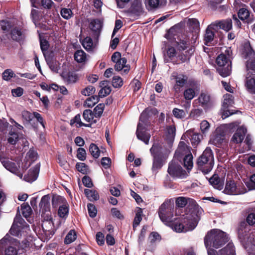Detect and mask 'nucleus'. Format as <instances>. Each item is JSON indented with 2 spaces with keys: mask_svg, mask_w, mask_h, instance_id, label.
<instances>
[{
  "mask_svg": "<svg viewBox=\"0 0 255 255\" xmlns=\"http://www.w3.org/2000/svg\"><path fill=\"white\" fill-rule=\"evenodd\" d=\"M176 55V50L174 47H170L168 48L166 52V55H165L164 61L167 62L168 60L166 58V56L170 59H172Z\"/></svg>",
  "mask_w": 255,
  "mask_h": 255,
  "instance_id": "obj_58",
  "label": "nucleus"
},
{
  "mask_svg": "<svg viewBox=\"0 0 255 255\" xmlns=\"http://www.w3.org/2000/svg\"><path fill=\"white\" fill-rule=\"evenodd\" d=\"M74 124H76V126L77 127H81L82 126L90 127V125L85 124L81 121V117L80 115H77L73 119L71 120L70 124L72 125Z\"/></svg>",
  "mask_w": 255,
  "mask_h": 255,
  "instance_id": "obj_45",
  "label": "nucleus"
},
{
  "mask_svg": "<svg viewBox=\"0 0 255 255\" xmlns=\"http://www.w3.org/2000/svg\"><path fill=\"white\" fill-rule=\"evenodd\" d=\"M224 192L229 195H239L242 194L243 191L241 185L237 184L233 180H229L226 182Z\"/></svg>",
  "mask_w": 255,
  "mask_h": 255,
  "instance_id": "obj_14",
  "label": "nucleus"
},
{
  "mask_svg": "<svg viewBox=\"0 0 255 255\" xmlns=\"http://www.w3.org/2000/svg\"><path fill=\"white\" fill-rule=\"evenodd\" d=\"M238 14L240 19L242 20L247 19L250 15L249 10L246 8H241L239 10Z\"/></svg>",
  "mask_w": 255,
  "mask_h": 255,
  "instance_id": "obj_52",
  "label": "nucleus"
},
{
  "mask_svg": "<svg viewBox=\"0 0 255 255\" xmlns=\"http://www.w3.org/2000/svg\"><path fill=\"white\" fill-rule=\"evenodd\" d=\"M65 199L60 196H54L52 199V204L53 207H56L60 206L66 202Z\"/></svg>",
  "mask_w": 255,
  "mask_h": 255,
  "instance_id": "obj_36",
  "label": "nucleus"
},
{
  "mask_svg": "<svg viewBox=\"0 0 255 255\" xmlns=\"http://www.w3.org/2000/svg\"><path fill=\"white\" fill-rule=\"evenodd\" d=\"M37 152L33 149H30L26 154V158L30 160V161L28 162V164L27 166L22 167V169L23 170H26V169L30 166L31 162L35 161L37 159Z\"/></svg>",
  "mask_w": 255,
  "mask_h": 255,
  "instance_id": "obj_31",
  "label": "nucleus"
},
{
  "mask_svg": "<svg viewBox=\"0 0 255 255\" xmlns=\"http://www.w3.org/2000/svg\"><path fill=\"white\" fill-rule=\"evenodd\" d=\"M234 103V98L232 95L227 94L224 95V104L228 106H231Z\"/></svg>",
  "mask_w": 255,
  "mask_h": 255,
  "instance_id": "obj_64",
  "label": "nucleus"
},
{
  "mask_svg": "<svg viewBox=\"0 0 255 255\" xmlns=\"http://www.w3.org/2000/svg\"><path fill=\"white\" fill-rule=\"evenodd\" d=\"M208 255H236L235 247L233 243H229L226 247L218 251L208 249Z\"/></svg>",
  "mask_w": 255,
  "mask_h": 255,
  "instance_id": "obj_15",
  "label": "nucleus"
},
{
  "mask_svg": "<svg viewBox=\"0 0 255 255\" xmlns=\"http://www.w3.org/2000/svg\"><path fill=\"white\" fill-rule=\"evenodd\" d=\"M214 37V32L211 30V27L209 26L206 29L204 36L205 44L208 45L209 42H210L213 40Z\"/></svg>",
  "mask_w": 255,
  "mask_h": 255,
  "instance_id": "obj_39",
  "label": "nucleus"
},
{
  "mask_svg": "<svg viewBox=\"0 0 255 255\" xmlns=\"http://www.w3.org/2000/svg\"><path fill=\"white\" fill-rule=\"evenodd\" d=\"M82 44L86 50L88 51L92 50L93 43L92 39L90 37H86L83 40Z\"/></svg>",
  "mask_w": 255,
  "mask_h": 255,
  "instance_id": "obj_42",
  "label": "nucleus"
},
{
  "mask_svg": "<svg viewBox=\"0 0 255 255\" xmlns=\"http://www.w3.org/2000/svg\"><path fill=\"white\" fill-rule=\"evenodd\" d=\"M17 243L16 241L9 239L8 235H5L0 240V255L4 251V255H17V249L14 247Z\"/></svg>",
  "mask_w": 255,
  "mask_h": 255,
  "instance_id": "obj_5",
  "label": "nucleus"
},
{
  "mask_svg": "<svg viewBox=\"0 0 255 255\" xmlns=\"http://www.w3.org/2000/svg\"><path fill=\"white\" fill-rule=\"evenodd\" d=\"M0 161L7 170L17 175L20 178H22V173L19 170V165L17 166L15 163L9 161L7 158L2 156H0Z\"/></svg>",
  "mask_w": 255,
  "mask_h": 255,
  "instance_id": "obj_13",
  "label": "nucleus"
},
{
  "mask_svg": "<svg viewBox=\"0 0 255 255\" xmlns=\"http://www.w3.org/2000/svg\"><path fill=\"white\" fill-rule=\"evenodd\" d=\"M197 100L200 104L201 106L204 109L208 108L212 105L210 97L207 94L202 93L200 95Z\"/></svg>",
  "mask_w": 255,
  "mask_h": 255,
  "instance_id": "obj_23",
  "label": "nucleus"
},
{
  "mask_svg": "<svg viewBox=\"0 0 255 255\" xmlns=\"http://www.w3.org/2000/svg\"><path fill=\"white\" fill-rule=\"evenodd\" d=\"M231 49L228 48L225 51V54H221L217 57L216 63L218 66L217 70L222 77H227L231 73Z\"/></svg>",
  "mask_w": 255,
  "mask_h": 255,
  "instance_id": "obj_3",
  "label": "nucleus"
},
{
  "mask_svg": "<svg viewBox=\"0 0 255 255\" xmlns=\"http://www.w3.org/2000/svg\"><path fill=\"white\" fill-rule=\"evenodd\" d=\"M228 241V238L226 233L218 229H213L208 232L204 238V244L208 253V249H212L211 245L218 249Z\"/></svg>",
  "mask_w": 255,
  "mask_h": 255,
  "instance_id": "obj_2",
  "label": "nucleus"
},
{
  "mask_svg": "<svg viewBox=\"0 0 255 255\" xmlns=\"http://www.w3.org/2000/svg\"><path fill=\"white\" fill-rule=\"evenodd\" d=\"M105 108V105L103 103L98 104L94 109L93 114L95 118H100L103 113Z\"/></svg>",
  "mask_w": 255,
  "mask_h": 255,
  "instance_id": "obj_44",
  "label": "nucleus"
},
{
  "mask_svg": "<svg viewBox=\"0 0 255 255\" xmlns=\"http://www.w3.org/2000/svg\"><path fill=\"white\" fill-rule=\"evenodd\" d=\"M246 67L248 71V73L250 74L251 72L255 73V56L247 61Z\"/></svg>",
  "mask_w": 255,
  "mask_h": 255,
  "instance_id": "obj_47",
  "label": "nucleus"
},
{
  "mask_svg": "<svg viewBox=\"0 0 255 255\" xmlns=\"http://www.w3.org/2000/svg\"><path fill=\"white\" fill-rule=\"evenodd\" d=\"M14 75L13 72L10 70L7 69L5 70L2 73L3 79L6 81L9 80Z\"/></svg>",
  "mask_w": 255,
  "mask_h": 255,
  "instance_id": "obj_63",
  "label": "nucleus"
},
{
  "mask_svg": "<svg viewBox=\"0 0 255 255\" xmlns=\"http://www.w3.org/2000/svg\"><path fill=\"white\" fill-rule=\"evenodd\" d=\"M39 171V168L38 166L31 168L28 173L26 180L28 182H32L35 181L37 177Z\"/></svg>",
  "mask_w": 255,
  "mask_h": 255,
  "instance_id": "obj_26",
  "label": "nucleus"
},
{
  "mask_svg": "<svg viewBox=\"0 0 255 255\" xmlns=\"http://www.w3.org/2000/svg\"><path fill=\"white\" fill-rule=\"evenodd\" d=\"M89 151L91 155L95 158L100 156V151L98 147L94 143H91L90 145Z\"/></svg>",
  "mask_w": 255,
  "mask_h": 255,
  "instance_id": "obj_46",
  "label": "nucleus"
},
{
  "mask_svg": "<svg viewBox=\"0 0 255 255\" xmlns=\"http://www.w3.org/2000/svg\"><path fill=\"white\" fill-rule=\"evenodd\" d=\"M142 214V211L141 209L139 208L137 213H136L135 217L134 218L133 223V228H136L139 224L140 221L142 220L141 215Z\"/></svg>",
  "mask_w": 255,
  "mask_h": 255,
  "instance_id": "obj_50",
  "label": "nucleus"
},
{
  "mask_svg": "<svg viewBox=\"0 0 255 255\" xmlns=\"http://www.w3.org/2000/svg\"><path fill=\"white\" fill-rule=\"evenodd\" d=\"M178 48L183 51L179 55L178 58L182 62L189 60L190 57L194 52V47L189 46V43L187 40H181L178 43Z\"/></svg>",
  "mask_w": 255,
  "mask_h": 255,
  "instance_id": "obj_9",
  "label": "nucleus"
},
{
  "mask_svg": "<svg viewBox=\"0 0 255 255\" xmlns=\"http://www.w3.org/2000/svg\"><path fill=\"white\" fill-rule=\"evenodd\" d=\"M209 181L217 189L221 190L223 188L224 182L217 175H214L210 178Z\"/></svg>",
  "mask_w": 255,
  "mask_h": 255,
  "instance_id": "obj_24",
  "label": "nucleus"
},
{
  "mask_svg": "<svg viewBox=\"0 0 255 255\" xmlns=\"http://www.w3.org/2000/svg\"><path fill=\"white\" fill-rule=\"evenodd\" d=\"M76 239V234L75 231L70 230L66 235L64 243L66 244H69L74 242Z\"/></svg>",
  "mask_w": 255,
  "mask_h": 255,
  "instance_id": "obj_41",
  "label": "nucleus"
},
{
  "mask_svg": "<svg viewBox=\"0 0 255 255\" xmlns=\"http://www.w3.org/2000/svg\"><path fill=\"white\" fill-rule=\"evenodd\" d=\"M112 61L115 63L114 68L117 71H122V74H127L130 70V66L126 65L127 60L125 57L122 58L119 52H115L111 57Z\"/></svg>",
  "mask_w": 255,
  "mask_h": 255,
  "instance_id": "obj_6",
  "label": "nucleus"
},
{
  "mask_svg": "<svg viewBox=\"0 0 255 255\" xmlns=\"http://www.w3.org/2000/svg\"><path fill=\"white\" fill-rule=\"evenodd\" d=\"M245 85L249 93L255 94V74H247Z\"/></svg>",
  "mask_w": 255,
  "mask_h": 255,
  "instance_id": "obj_19",
  "label": "nucleus"
},
{
  "mask_svg": "<svg viewBox=\"0 0 255 255\" xmlns=\"http://www.w3.org/2000/svg\"><path fill=\"white\" fill-rule=\"evenodd\" d=\"M191 201L194 202V201L190 199V198H187L184 197H178L176 200V205L177 206L180 208H183L186 206L188 202Z\"/></svg>",
  "mask_w": 255,
  "mask_h": 255,
  "instance_id": "obj_37",
  "label": "nucleus"
},
{
  "mask_svg": "<svg viewBox=\"0 0 255 255\" xmlns=\"http://www.w3.org/2000/svg\"><path fill=\"white\" fill-rule=\"evenodd\" d=\"M217 25L226 31H228L232 28V21L230 19L222 20L218 22Z\"/></svg>",
  "mask_w": 255,
  "mask_h": 255,
  "instance_id": "obj_28",
  "label": "nucleus"
},
{
  "mask_svg": "<svg viewBox=\"0 0 255 255\" xmlns=\"http://www.w3.org/2000/svg\"><path fill=\"white\" fill-rule=\"evenodd\" d=\"M203 210L199 206H195L191 211L182 215L177 222L174 229L177 232H186L193 230L200 219Z\"/></svg>",
  "mask_w": 255,
  "mask_h": 255,
  "instance_id": "obj_1",
  "label": "nucleus"
},
{
  "mask_svg": "<svg viewBox=\"0 0 255 255\" xmlns=\"http://www.w3.org/2000/svg\"><path fill=\"white\" fill-rule=\"evenodd\" d=\"M192 158L191 153L186 155L184 158V166L187 170H191L193 167Z\"/></svg>",
  "mask_w": 255,
  "mask_h": 255,
  "instance_id": "obj_38",
  "label": "nucleus"
},
{
  "mask_svg": "<svg viewBox=\"0 0 255 255\" xmlns=\"http://www.w3.org/2000/svg\"><path fill=\"white\" fill-rule=\"evenodd\" d=\"M210 125L206 120H203L200 123V130L203 134H206L209 130Z\"/></svg>",
  "mask_w": 255,
  "mask_h": 255,
  "instance_id": "obj_49",
  "label": "nucleus"
},
{
  "mask_svg": "<svg viewBox=\"0 0 255 255\" xmlns=\"http://www.w3.org/2000/svg\"><path fill=\"white\" fill-rule=\"evenodd\" d=\"M172 78L175 80L176 83L173 89L175 92L178 93L181 88L183 87L187 80V77L184 75H178L177 73H173Z\"/></svg>",
  "mask_w": 255,
  "mask_h": 255,
  "instance_id": "obj_16",
  "label": "nucleus"
},
{
  "mask_svg": "<svg viewBox=\"0 0 255 255\" xmlns=\"http://www.w3.org/2000/svg\"><path fill=\"white\" fill-rule=\"evenodd\" d=\"M74 58L75 60L79 63L84 62L86 59V54L84 51L79 50L75 53Z\"/></svg>",
  "mask_w": 255,
  "mask_h": 255,
  "instance_id": "obj_35",
  "label": "nucleus"
},
{
  "mask_svg": "<svg viewBox=\"0 0 255 255\" xmlns=\"http://www.w3.org/2000/svg\"><path fill=\"white\" fill-rule=\"evenodd\" d=\"M188 25L191 30L194 31L196 33L199 31V22L196 18H189L188 20Z\"/></svg>",
  "mask_w": 255,
  "mask_h": 255,
  "instance_id": "obj_30",
  "label": "nucleus"
},
{
  "mask_svg": "<svg viewBox=\"0 0 255 255\" xmlns=\"http://www.w3.org/2000/svg\"><path fill=\"white\" fill-rule=\"evenodd\" d=\"M191 136V141L193 145H196L199 143L203 137L202 135L198 133H193Z\"/></svg>",
  "mask_w": 255,
  "mask_h": 255,
  "instance_id": "obj_51",
  "label": "nucleus"
},
{
  "mask_svg": "<svg viewBox=\"0 0 255 255\" xmlns=\"http://www.w3.org/2000/svg\"><path fill=\"white\" fill-rule=\"evenodd\" d=\"M190 154L189 147L186 144L185 142L180 141L178 147L175 151L174 157L178 159L180 156Z\"/></svg>",
  "mask_w": 255,
  "mask_h": 255,
  "instance_id": "obj_20",
  "label": "nucleus"
},
{
  "mask_svg": "<svg viewBox=\"0 0 255 255\" xmlns=\"http://www.w3.org/2000/svg\"><path fill=\"white\" fill-rule=\"evenodd\" d=\"M43 221L42 223V228L43 234L46 237L45 240H49L54 234V225L52 221L51 213L42 216Z\"/></svg>",
  "mask_w": 255,
  "mask_h": 255,
  "instance_id": "obj_10",
  "label": "nucleus"
},
{
  "mask_svg": "<svg viewBox=\"0 0 255 255\" xmlns=\"http://www.w3.org/2000/svg\"><path fill=\"white\" fill-rule=\"evenodd\" d=\"M173 214V205L170 202H164L160 207L158 215L160 220L165 224L171 222Z\"/></svg>",
  "mask_w": 255,
  "mask_h": 255,
  "instance_id": "obj_8",
  "label": "nucleus"
},
{
  "mask_svg": "<svg viewBox=\"0 0 255 255\" xmlns=\"http://www.w3.org/2000/svg\"><path fill=\"white\" fill-rule=\"evenodd\" d=\"M19 139L18 135L17 133L10 131L9 133V137L8 138V142L11 144H15Z\"/></svg>",
  "mask_w": 255,
  "mask_h": 255,
  "instance_id": "obj_54",
  "label": "nucleus"
},
{
  "mask_svg": "<svg viewBox=\"0 0 255 255\" xmlns=\"http://www.w3.org/2000/svg\"><path fill=\"white\" fill-rule=\"evenodd\" d=\"M123 80L119 76H114L113 78L112 84L114 87H120L123 85Z\"/></svg>",
  "mask_w": 255,
  "mask_h": 255,
  "instance_id": "obj_61",
  "label": "nucleus"
},
{
  "mask_svg": "<svg viewBox=\"0 0 255 255\" xmlns=\"http://www.w3.org/2000/svg\"><path fill=\"white\" fill-rule=\"evenodd\" d=\"M87 207L89 216L92 218L95 217L97 213L95 206L92 204H88Z\"/></svg>",
  "mask_w": 255,
  "mask_h": 255,
  "instance_id": "obj_62",
  "label": "nucleus"
},
{
  "mask_svg": "<svg viewBox=\"0 0 255 255\" xmlns=\"http://www.w3.org/2000/svg\"><path fill=\"white\" fill-rule=\"evenodd\" d=\"M61 15L65 19H68L72 17L73 13L69 8H63L61 10Z\"/></svg>",
  "mask_w": 255,
  "mask_h": 255,
  "instance_id": "obj_53",
  "label": "nucleus"
},
{
  "mask_svg": "<svg viewBox=\"0 0 255 255\" xmlns=\"http://www.w3.org/2000/svg\"><path fill=\"white\" fill-rule=\"evenodd\" d=\"M65 81L68 83H73L77 81L78 77L75 73L73 72H69L66 75H62Z\"/></svg>",
  "mask_w": 255,
  "mask_h": 255,
  "instance_id": "obj_34",
  "label": "nucleus"
},
{
  "mask_svg": "<svg viewBox=\"0 0 255 255\" xmlns=\"http://www.w3.org/2000/svg\"><path fill=\"white\" fill-rule=\"evenodd\" d=\"M247 132V129L241 127L238 128L236 132L233 135L232 141L236 143H241L244 140L246 133Z\"/></svg>",
  "mask_w": 255,
  "mask_h": 255,
  "instance_id": "obj_21",
  "label": "nucleus"
},
{
  "mask_svg": "<svg viewBox=\"0 0 255 255\" xmlns=\"http://www.w3.org/2000/svg\"><path fill=\"white\" fill-rule=\"evenodd\" d=\"M202 113L203 110L202 109H193L191 111L189 116L191 118L196 119L200 117Z\"/></svg>",
  "mask_w": 255,
  "mask_h": 255,
  "instance_id": "obj_60",
  "label": "nucleus"
},
{
  "mask_svg": "<svg viewBox=\"0 0 255 255\" xmlns=\"http://www.w3.org/2000/svg\"><path fill=\"white\" fill-rule=\"evenodd\" d=\"M69 213V205L66 202L64 204L60 205L59 207L58 214L60 217L65 218L66 217Z\"/></svg>",
  "mask_w": 255,
  "mask_h": 255,
  "instance_id": "obj_32",
  "label": "nucleus"
},
{
  "mask_svg": "<svg viewBox=\"0 0 255 255\" xmlns=\"http://www.w3.org/2000/svg\"><path fill=\"white\" fill-rule=\"evenodd\" d=\"M173 114L178 119H182L185 117L186 114L183 110H180L177 108H174L173 110Z\"/></svg>",
  "mask_w": 255,
  "mask_h": 255,
  "instance_id": "obj_55",
  "label": "nucleus"
},
{
  "mask_svg": "<svg viewBox=\"0 0 255 255\" xmlns=\"http://www.w3.org/2000/svg\"><path fill=\"white\" fill-rule=\"evenodd\" d=\"M89 27L93 34L98 36L101 31L103 22L99 19H92L89 20Z\"/></svg>",
  "mask_w": 255,
  "mask_h": 255,
  "instance_id": "obj_18",
  "label": "nucleus"
},
{
  "mask_svg": "<svg viewBox=\"0 0 255 255\" xmlns=\"http://www.w3.org/2000/svg\"><path fill=\"white\" fill-rule=\"evenodd\" d=\"M175 128L174 126H169L167 128V137L172 141L175 135Z\"/></svg>",
  "mask_w": 255,
  "mask_h": 255,
  "instance_id": "obj_56",
  "label": "nucleus"
},
{
  "mask_svg": "<svg viewBox=\"0 0 255 255\" xmlns=\"http://www.w3.org/2000/svg\"><path fill=\"white\" fill-rule=\"evenodd\" d=\"M168 173L174 177L184 178L186 176V172L182 167L175 161L169 163L168 168Z\"/></svg>",
  "mask_w": 255,
  "mask_h": 255,
  "instance_id": "obj_12",
  "label": "nucleus"
},
{
  "mask_svg": "<svg viewBox=\"0 0 255 255\" xmlns=\"http://www.w3.org/2000/svg\"><path fill=\"white\" fill-rule=\"evenodd\" d=\"M25 227H27V224L25 221L20 216H16L9 230V233L13 236H18L21 230Z\"/></svg>",
  "mask_w": 255,
  "mask_h": 255,
  "instance_id": "obj_11",
  "label": "nucleus"
},
{
  "mask_svg": "<svg viewBox=\"0 0 255 255\" xmlns=\"http://www.w3.org/2000/svg\"><path fill=\"white\" fill-rule=\"evenodd\" d=\"M199 91V87L196 83L191 84L190 87L186 88L184 92L183 96L186 100H191Z\"/></svg>",
  "mask_w": 255,
  "mask_h": 255,
  "instance_id": "obj_17",
  "label": "nucleus"
},
{
  "mask_svg": "<svg viewBox=\"0 0 255 255\" xmlns=\"http://www.w3.org/2000/svg\"><path fill=\"white\" fill-rule=\"evenodd\" d=\"M50 197L48 195H45L41 198L39 206L40 210L42 211V216L44 214L50 213Z\"/></svg>",
  "mask_w": 255,
  "mask_h": 255,
  "instance_id": "obj_22",
  "label": "nucleus"
},
{
  "mask_svg": "<svg viewBox=\"0 0 255 255\" xmlns=\"http://www.w3.org/2000/svg\"><path fill=\"white\" fill-rule=\"evenodd\" d=\"M146 114L142 113L140 116L139 122L137 125L136 136L138 139L143 141L145 144H148L150 134L146 131L145 128Z\"/></svg>",
  "mask_w": 255,
  "mask_h": 255,
  "instance_id": "obj_7",
  "label": "nucleus"
},
{
  "mask_svg": "<svg viewBox=\"0 0 255 255\" xmlns=\"http://www.w3.org/2000/svg\"><path fill=\"white\" fill-rule=\"evenodd\" d=\"M21 210L22 215L25 218L29 217L32 212L31 207L27 203H23L21 206Z\"/></svg>",
  "mask_w": 255,
  "mask_h": 255,
  "instance_id": "obj_43",
  "label": "nucleus"
},
{
  "mask_svg": "<svg viewBox=\"0 0 255 255\" xmlns=\"http://www.w3.org/2000/svg\"><path fill=\"white\" fill-rule=\"evenodd\" d=\"M84 193L89 200L93 201L99 199V196L97 192L95 190L85 189Z\"/></svg>",
  "mask_w": 255,
  "mask_h": 255,
  "instance_id": "obj_29",
  "label": "nucleus"
},
{
  "mask_svg": "<svg viewBox=\"0 0 255 255\" xmlns=\"http://www.w3.org/2000/svg\"><path fill=\"white\" fill-rule=\"evenodd\" d=\"M99 102V97L97 96H92L89 97L85 101L84 106L87 107H92Z\"/></svg>",
  "mask_w": 255,
  "mask_h": 255,
  "instance_id": "obj_40",
  "label": "nucleus"
},
{
  "mask_svg": "<svg viewBox=\"0 0 255 255\" xmlns=\"http://www.w3.org/2000/svg\"><path fill=\"white\" fill-rule=\"evenodd\" d=\"M11 38L15 40H19L22 37V32L17 28H14L11 31Z\"/></svg>",
  "mask_w": 255,
  "mask_h": 255,
  "instance_id": "obj_48",
  "label": "nucleus"
},
{
  "mask_svg": "<svg viewBox=\"0 0 255 255\" xmlns=\"http://www.w3.org/2000/svg\"><path fill=\"white\" fill-rule=\"evenodd\" d=\"M224 139V136L223 134L219 133V130L217 129L211 136L210 141L215 145L220 144Z\"/></svg>",
  "mask_w": 255,
  "mask_h": 255,
  "instance_id": "obj_27",
  "label": "nucleus"
},
{
  "mask_svg": "<svg viewBox=\"0 0 255 255\" xmlns=\"http://www.w3.org/2000/svg\"><path fill=\"white\" fill-rule=\"evenodd\" d=\"M84 119L87 122L96 123V120L94 119L95 116L90 110H86L84 111L83 114Z\"/></svg>",
  "mask_w": 255,
  "mask_h": 255,
  "instance_id": "obj_33",
  "label": "nucleus"
},
{
  "mask_svg": "<svg viewBox=\"0 0 255 255\" xmlns=\"http://www.w3.org/2000/svg\"><path fill=\"white\" fill-rule=\"evenodd\" d=\"M197 164L199 168L206 173L211 170L214 165V157L210 148H206L198 159Z\"/></svg>",
  "mask_w": 255,
  "mask_h": 255,
  "instance_id": "obj_4",
  "label": "nucleus"
},
{
  "mask_svg": "<svg viewBox=\"0 0 255 255\" xmlns=\"http://www.w3.org/2000/svg\"><path fill=\"white\" fill-rule=\"evenodd\" d=\"M141 2L139 0H134L130 8V11L133 14L139 15L142 12Z\"/></svg>",
  "mask_w": 255,
  "mask_h": 255,
  "instance_id": "obj_25",
  "label": "nucleus"
},
{
  "mask_svg": "<svg viewBox=\"0 0 255 255\" xmlns=\"http://www.w3.org/2000/svg\"><path fill=\"white\" fill-rule=\"evenodd\" d=\"M77 157L79 160L84 161L86 157V150L83 148H79L77 150Z\"/></svg>",
  "mask_w": 255,
  "mask_h": 255,
  "instance_id": "obj_59",
  "label": "nucleus"
},
{
  "mask_svg": "<svg viewBox=\"0 0 255 255\" xmlns=\"http://www.w3.org/2000/svg\"><path fill=\"white\" fill-rule=\"evenodd\" d=\"M95 88L92 86H88L81 92L82 94L85 96H89L95 92Z\"/></svg>",
  "mask_w": 255,
  "mask_h": 255,
  "instance_id": "obj_57",
  "label": "nucleus"
}]
</instances>
